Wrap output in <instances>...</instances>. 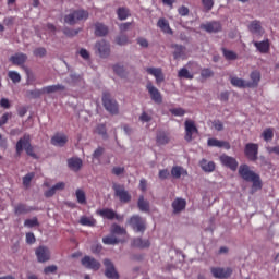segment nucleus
Listing matches in <instances>:
<instances>
[{
    "label": "nucleus",
    "instance_id": "nucleus-1",
    "mask_svg": "<svg viewBox=\"0 0 279 279\" xmlns=\"http://www.w3.org/2000/svg\"><path fill=\"white\" fill-rule=\"evenodd\" d=\"M238 173L244 182H252L253 191H260L263 189V180H260V174L256 173L247 163L240 165Z\"/></svg>",
    "mask_w": 279,
    "mask_h": 279
},
{
    "label": "nucleus",
    "instance_id": "nucleus-2",
    "mask_svg": "<svg viewBox=\"0 0 279 279\" xmlns=\"http://www.w3.org/2000/svg\"><path fill=\"white\" fill-rule=\"evenodd\" d=\"M23 149L26 151L27 156H31V158L38 160V155L34 153V146H32V136H29V134H24L23 137H21L15 145V151L17 156H21V154H23Z\"/></svg>",
    "mask_w": 279,
    "mask_h": 279
},
{
    "label": "nucleus",
    "instance_id": "nucleus-3",
    "mask_svg": "<svg viewBox=\"0 0 279 279\" xmlns=\"http://www.w3.org/2000/svg\"><path fill=\"white\" fill-rule=\"evenodd\" d=\"M88 16H90V13H88L87 10H70V13L64 16V23L68 25H77V23H84L85 21H88Z\"/></svg>",
    "mask_w": 279,
    "mask_h": 279
},
{
    "label": "nucleus",
    "instance_id": "nucleus-4",
    "mask_svg": "<svg viewBox=\"0 0 279 279\" xmlns=\"http://www.w3.org/2000/svg\"><path fill=\"white\" fill-rule=\"evenodd\" d=\"M102 106L110 114H119V104L112 99L108 92H105L102 95Z\"/></svg>",
    "mask_w": 279,
    "mask_h": 279
},
{
    "label": "nucleus",
    "instance_id": "nucleus-5",
    "mask_svg": "<svg viewBox=\"0 0 279 279\" xmlns=\"http://www.w3.org/2000/svg\"><path fill=\"white\" fill-rule=\"evenodd\" d=\"M129 226L132 227V230L134 232H145L147 230V221L145 218L141 217L140 215H133L129 220H128Z\"/></svg>",
    "mask_w": 279,
    "mask_h": 279
},
{
    "label": "nucleus",
    "instance_id": "nucleus-6",
    "mask_svg": "<svg viewBox=\"0 0 279 279\" xmlns=\"http://www.w3.org/2000/svg\"><path fill=\"white\" fill-rule=\"evenodd\" d=\"M112 189L114 191L116 197L120 199L121 204H130V202L132 201V195H130V192L125 190L124 185L113 184Z\"/></svg>",
    "mask_w": 279,
    "mask_h": 279
},
{
    "label": "nucleus",
    "instance_id": "nucleus-7",
    "mask_svg": "<svg viewBox=\"0 0 279 279\" xmlns=\"http://www.w3.org/2000/svg\"><path fill=\"white\" fill-rule=\"evenodd\" d=\"M244 154L251 162L258 160V144L247 143L244 147Z\"/></svg>",
    "mask_w": 279,
    "mask_h": 279
},
{
    "label": "nucleus",
    "instance_id": "nucleus-8",
    "mask_svg": "<svg viewBox=\"0 0 279 279\" xmlns=\"http://www.w3.org/2000/svg\"><path fill=\"white\" fill-rule=\"evenodd\" d=\"M81 265L85 267V269H92V271H99V269L101 268V263L88 255H85L81 259Z\"/></svg>",
    "mask_w": 279,
    "mask_h": 279
},
{
    "label": "nucleus",
    "instance_id": "nucleus-9",
    "mask_svg": "<svg viewBox=\"0 0 279 279\" xmlns=\"http://www.w3.org/2000/svg\"><path fill=\"white\" fill-rule=\"evenodd\" d=\"M185 125V141L186 143H191L193 141V134H199V130L197 129V125H195V121L193 120H186L184 122Z\"/></svg>",
    "mask_w": 279,
    "mask_h": 279
},
{
    "label": "nucleus",
    "instance_id": "nucleus-10",
    "mask_svg": "<svg viewBox=\"0 0 279 279\" xmlns=\"http://www.w3.org/2000/svg\"><path fill=\"white\" fill-rule=\"evenodd\" d=\"M146 89L148 92V94L150 95V99L155 102V104H162V94H160V90H158V88H156V86H154V83H151V81H148L146 84Z\"/></svg>",
    "mask_w": 279,
    "mask_h": 279
},
{
    "label": "nucleus",
    "instance_id": "nucleus-11",
    "mask_svg": "<svg viewBox=\"0 0 279 279\" xmlns=\"http://www.w3.org/2000/svg\"><path fill=\"white\" fill-rule=\"evenodd\" d=\"M201 29H204L205 32H207V34H217L222 29L221 22L211 21L205 24H201Z\"/></svg>",
    "mask_w": 279,
    "mask_h": 279
},
{
    "label": "nucleus",
    "instance_id": "nucleus-12",
    "mask_svg": "<svg viewBox=\"0 0 279 279\" xmlns=\"http://www.w3.org/2000/svg\"><path fill=\"white\" fill-rule=\"evenodd\" d=\"M38 263H47L51 259V252L47 246H39L35 251Z\"/></svg>",
    "mask_w": 279,
    "mask_h": 279
},
{
    "label": "nucleus",
    "instance_id": "nucleus-13",
    "mask_svg": "<svg viewBox=\"0 0 279 279\" xmlns=\"http://www.w3.org/2000/svg\"><path fill=\"white\" fill-rule=\"evenodd\" d=\"M220 162L231 171H236L239 169V161H236V158L234 157L222 155L220 156Z\"/></svg>",
    "mask_w": 279,
    "mask_h": 279
},
{
    "label": "nucleus",
    "instance_id": "nucleus-14",
    "mask_svg": "<svg viewBox=\"0 0 279 279\" xmlns=\"http://www.w3.org/2000/svg\"><path fill=\"white\" fill-rule=\"evenodd\" d=\"M104 265L106 267L105 276L109 279H119V272L114 268V264L110 259H105Z\"/></svg>",
    "mask_w": 279,
    "mask_h": 279
},
{
    "label": "nucleus",
    "instance_id": "nucleus-15",
    "mask_svg": "<svg viewBox=\"0 0 279 279\" xmlns=\"http://www.w3.org/2000/svg\"><path fill=\"white\" fill-rule=\"evenodd\" d=\"M210 271L214 278L226 279L232 276V268L213 267Z\"/></svg>",
    "mask_w": 279,
    "mask_h": 279
},
{
    "label": "nucleus",
    "instance_id": "nucleus-16",
    "mask_svg": "<svg viewBox=\"0 0 279 279\" xmlns=\"http://www.w3.org/2000/svg\"><path fill=\"white\" fill-rule=\"evenodd\" d=\"M96 49L100 58H108L110 56V44L105 39L96 43Z\"/></svg>",
    "mask_w": 279,
    "mask_h": 279
},
{
    "label": "nucleus",
    "instance_id": "nucleus-17",
    "mask_svg": "<svg viewBox=\"0 0 279 279\" xmlns=\"http://www.w3.org/2000/svg\"><path fill=\"white\" fill-rule=\"evenodd\" d=\"M96 214L102 217L104 219H109V221H112V219H117V221H121V216H119V214H116V211H113L110 208L97 210Z\"/></svg>",
    "mask_w": 279,
    "mask_h": 279
},
{
    "label": "nucleus",
    "instance_id": "nucleus-18",
    "mask_svg": "<svg viewBox=\"0 0 279 279\" xmlns=\"http://www.w3.org/2000/svg\"><path fill=\"white\" fill-rule=\"evenodd\" d=\"M51 145H54V147H64L66 143H69V137L62 133H56L51 140Z\"/></svg>",
    "mask_w": 279,
    "mask_h": 279
},
{
    "label": "nucleus",
    "instance_id": "nucleus-19",
    "mask_svg": "<svg viewBox=\"0 0 279 279\" xmlns=\"http://www.w3.org/2000/svg\"><path fill=\"white\" fill-rule=\"evenodd\" d=\"M146 72L149 75L155 76L156 84H162V82H165V74L162 73V69H160V68H147Z\"/></svg>",
    "mask_w": 279,
    "mask_h": 279
},
{
    "label": "nucleus",
    "instance_id": "nucleus-20",
    "mask_svg": "<svg viewBox=\"0 0 279 279\" xmlns=\"http://www.w3.org/2000/svg\"><path fill=\"white\" fill-rule=\"evenodd\" d=\"M10 62L15 66H23L27 62V54L23 52L15 53L10 57Z\"/></svg>",
    "mask_w": 279,
    "mask_h": 279
},
{
    "label": "nucleus",
    "instance_id": "nucleus-21",
    "mask_svg": "<svg viewBox=\"0 0 279 279\" xmlns=\"http://www.w3.org/2000/svg\"><path fill=\"white\" fill-rule=\"evenodd\" d=\"M83 165L84 162L82 161L81 158L72 157L68 159L69 169H71V171H74L75 173H77V171L82 169Z\"/></svg>",
    "mask_w": 279,
    "mask_h": 279
},
{
    "label": "nucleus",
    "instance_id": "nucleus-22",
    "mask_svg": "<svg viewBox=\"0 0 279 279\" xmlns=\"http://www.w3.org/2000/svg\"><path fill=\"white\" fill-rule=\"evenodd\" d=\"M34 210H36V207L27 206L23 203H20L14 206L15 215H27V213H32Z\"/></svg>",
    "mask_w": 279,
    "mask_h": 279
},
{
    "label": "nucleus",
    "instance_id": "nucleus-23",
    "mask_svg": "<svg viewBox=\"0 0 279 279\" xmlns=\"http://www.w3.org/2000/svg\"><path fill=\"white\" fill-rule=\"evenodd\" d=\"M248 31L251 34H257V36H263V26L260 25V21L254 20L248 25Z\"/></svg>",
    "mask_w": 279,
    "mask_h": 279
},
{
    "label": "nucleus",
    "instance_id": "nucleus-24",
    "mask_svg": "<svg viewBox=\"0 0 279 279\" xmlns=\"http://www.w3.org/2000/svg\"><path fill=\"white\" fill-rule=\"evenodd\" d=\"M157 27L163 32V34H173V29H171V26L169 25V21L165 17H161L157 22Z\"/></svg>",
    "mask_w": 279,
    "mask_h": 279
},
{
    "label": "nucleus",
    "instance_id": "nucleus-25",
    "mask_svg": "<svg viewBox=\"0 0 279 279\" xmlns=\"http://www.w3.org/2000/svg\"><path fill=\"white\" fill-rule=\"evenodd\" d=\"M253 45L254 47H256L259 53H269V49H270L269 39H266L263 41H254Z\"/></svg>",
    "mask_w": 279,
    "mask_h": 279
},
{
    "label": "nucleus",
    "instance_id": "nucleus-26",
    "mask_svg": "<svg viewBox=\"0 0 279 279\" xmlns=\"http://www.w3.org/2000/svg\"><path fill=\"white\" fill-rule=\"evenodd\" d=\"M64 186H66L64 182H59L54 184L52 187H50L48 191H46L44 195L47 198L53 197V195H56V191H64Z\"/></svg>",
    "mask_w": 279,
    "mask_h": 279
},
{
    "label": "nucleus",
    "instance_id": "nucleus-27",
    "mask_svg": "<svg viewBox=\"0 0 279 279\" xmlns=\"http://www.w3.org/2000/svg\"><path fill=\"white\" fill-rule=\"evenodd\" d=\"M151 243L149 240H143L142 238H135L132 241V247H137L138 250H145L149 247Z\"/></svg>",
    "mask_w": 279,
    "mask_h": 279
},
{
    "label": "nucleus",
    "instance_id": "nucleus-28",
    "mask_svg": "<svg viewBox=\"0 0 279 279\" xmlns=\"http://www.w3.org/2000/svg\"><path fill=\"white\" fill-rule=\"evenodd\" d=\"M252 82H247V88H257L260 82V72L253 71L250 75Z\"/></svg>",
    "mask_w": 279,
    "mask_h": 279
},
{
    "label": "nucleus",
    "instance_id": "nucleus-29",
    "mask_svg": "<svg viewBox=\"0 0 279 279\" xmlns=\"http://www.w3.org/2000/svg\"><path fill=\"white\" fill-rule=\"evenodd\" d=\"M209 147H223L225 149H230V143L226 141H219L217 138H209L207 141Z\"/></svg>",
    "mask_w": 279,
    "mask_h": 279
},
{
    "label": "nucleus",
    "instance_id": "nucleus-30",
    "mask_svg": "<svg viewBox=\"0 0 279 279\" xmlns=\"http://www.w3.org/2000/svg\"><path fill=\"white\" fill-rule=\"evenodd\" d=\"M58 90H66V87L62 84H57L48 85L41 88V93H46L47 95H51V93H58Z\"/></svg>",
    "mask_w": 279,
    "mask_h": 279
},
{
    "label": "nucleus",
    "instance_id": "nucleus-31",
    "mask_svg": "<svg viewBox=\"0 0 279 279\" xmlns=\"http://www.w3.org/2000/svg\"><path fill=\"white\" fill-rule=\"evenodd\" d=\"M108 27L106 26V24L98 22L95 24V36L98 37H104V36H108Z\"/></svg>",
    "mask_w": 279,
    "mask_h": 279
},
{
    "label": "nucleus",
    "instance_id": "nucleus-32",
    "mask_svg": "<svg viewBox=\"0 0 279 279\" xmlns=\"http://www.w3.org/2000/svg\"><path fill=\"white\" fill-rule=\"evenodd\" d=\"M169 141L171 138L169 137V133L165 131H159L156 136V143L157 145H168Z\"/></svg>",
    "mask_w": 279,
    "mask_h": 279
},
{
    "label": "nucleus",
    "instance_id": "nucleus-33",
    "mask_svg": "<svg viewBox=\"0 0 279 279\" xmlns=\"http://www.w3.org/2000/svg\"><path fill=\"white\" fill-rule=\"evenodd\" d=\"M199 167L205 171V173H213L215 171V162L214 161H208L206 159H202L199 161Z\"/></svg>",
    "mask_w": 279,
    "mask_h": 279
},
{
    "label": "nucleus",
    "instance_id": "nucleus-34",
    "mask_svg": "<svg viewBox=\"0 0 279 279\" xmlns=\"http://www.w3.org/2000/svg\"><path fill=\"white\" fill-rule=\"evenodd\" d=\"M173 213H182L186 208V201L183 198H177L172 202Z\"/></svg>",
    "mask_w": 279,
    "mask_h": 279
},
{
    "label": "nucleus",
    "instance_id": "nucleus-35",
    "mask_svg": "<svg viewBox=\"0 0 279 279\" xmlns=\"http://www.w3.org/2000/svg\"><path fill=\"white\" fill-rule=\"evenodd\" d=\"M171 175H172V178H175V180H180V178H182V175H189V172L180 166H174L171 169Z\"/></svg>",
    "mask_w": 279,
    "mask_h": 279
},
{
    "label": "nucleus",
    "instance_id": "nucleus-36",
    "mask_svg": "<svg viewBox=\"0 0 279 279\" xmlns=\"http://www.w3.org/2000/svg\"><path fill=\"white\" fill-rule=\"evenodd\" d=\"M78 223L81 226H87L89 228H93V227L97 226V220L95 218H93V217L82 216L80 218Z\"/></svg>",
    "mask_w": 279,
    "mask_h": 279
},
{
    "label": "nucleus",
    "instance_id": "nucleus-37",
    "mask_svg": "<svg viewBox=\"0 0 279 279\" xmlns=\"http://www.w3.org/2000/svg\"><path fill=\"white\" fill-rule=\"evenodd\" d=\"M230 82L232 86H235V88H247V82L243 78H239L236 76H231Z\"/></svg>",
    "mask_w": 279,
    "mask_h": 279
},
{
    "label": "nucleus",
    "instance_id": "nucleus-38",
    "mask_svg": "<svg viewBox=\"0 0 279 279\" xmlns=\"http://www.w3.org/2000/svg\"><path fill=\"white\" fill-rule=\"evenodd\" d=\"M137 206L142 213H149V202L145 201V196H140Z\"/></svg>",
    "mask_w": 279,
    "mask_h": 279
},
{
    "label": "nucleus",
    "instance_id": "nucleus-39",
    "mask_svg": "<svg viewBox=\"0 0 279 279\" xmlns=\"http://www.w3.org/2000/svg\"><path fill=\"white\" fill-rule=\"evenodd\" d=\"M173 58L174 60H178L179 58H182V56H184V51H186V47L182 46V45H173Z\"/></svg>",
    "mask_w": 279,
    "mask_h": 279
},
{
    "label": "nucleus",
    "instance_id": "nucleus-40",
    "mask_svg": "<svg viewBox=\"0 0 279 279\" xmlns=\"http://www.w3.org/2000/svg\"><path fill=\"white\" fill-rule=\"evenodd\" d=\"M262 137L266 143L274 141V128H266L262 133Z\"/></svg>",
    "mask_w": 279,
    "mask_h": 279
},
{
    "label": "nucleus",
    "instance_id": "nucleus-41",
    "mask_svg": "<svg viewBox=\"0 0 279 279\" xmlns=\"http://www.w3.org/2000/svg\"><path fill=\"white\" fill-rule=\"evenodd\" d=\"M76 202L82 205H86V192L82 189H77L75 192Z\"/></svg>",
    "mask_w": 279,
    "mask_h": 279
},
{
    "label": "nucleus",
    "instance_id": "nucleus-42",
    "mask_svg": "<svg viewBox=\"0 0 279 279\" xmlns=\"http://www.w3.org/2000/svg\"><path fill=\"white\" fill-rule=\"evenodd\" d=\"M118 19L120 21H125L130 16V10L128 8L121 7L117 10Z\"/></svg>",
    "mask_w": 279,
    "mask_h": 279
},
{
    "label": "nucleus",
    "instance_id": "nucleus-43",
    "mask_svg": "<svg viewBox=\"0 0 279 279\" xmlns=\"http://www.w3.org/2000/svg\"><path fill=\"white\" fill-rule=\"evenodd\" d=\"M178 77L183 78V80H193L194 75L191 74V72L186 68H182L178 72Z\"/></svg>",
    "mask_w": 279,
    "mask_h": 279
},
{
    "label": "nucleus",
    "instance_id": "nucleus-44",
    "mask_svg": "<svg viewBox=\"0 0 279 279\" xmlns=\"http://www.w3.org/2000/svg\"><path fill=\"white\" fill-rule=\"evenodd\" d=\"M102 243L105 245H117L119 243V239H117L114 235H109L102 238Z\"/></svg>",
    "mask_w": 279,
    "mask_h": 279
},
{
    "label": "nucleus",
    "instance_id": "nucleus-45",
    "mask_svg": "<svg viewBox=\"0 0 279 279\" xmlns=\"http://www.w3.org/2000/svg\"><path fill=\"white\" fill-rule=\"evenodd\" d=\"M222 53H223L226 60H236V58H239L236 52L227 50L226 48H222Z\"/></svg>",
    "mask_w": 279,
    "mask_h": 279
},
{
    "label": "nucleus",
    "instance_id": "nucleus-46",
    "mask_svg": "<svg viewBox=\"0 0 279 279\" xmlns=\"http://www.w3.org/2000/svg\"><path fill=\"white\" fill-rule=\"evenodd\" d=\"M8 76L13 82V84H19V82H21V74H19L16 71H10Z\"/></svg>",
    "mask_w": 279,
    "mask_h": 279
},
{
    "label": "nucleus",
    "instance_id": "nucleus-47",
    "mask_svg": "<svg viewBox=\"0 0 279 279\" xmlns=\"http://www.w3.org/2000/svg\"><path fill=\"white\" fill-rule=\"evenodd\" d=\"M81 29H73V28H69V27H65L63 28V34L65 36H68L69 38H73V36H77L80 34Z\"/></svg>",
    "mask_w": 279,
    "mask_h": 279
},
{
    "label": "nucleus",
    "instance_id": "nucleus-48",
    "mask_svg": "<svg viewBox=\"0 0 279 279\" xmlns=\"http://www.w3.org/2000/svg\"><path fill=\"white\" fill-rule=\"evenodd\" d=\"M24 226L25 228H36V226H40V223L38 222V218H32V219H26L24 221Z\"/></svg>",
    "mask_w": 279,
    "mask_h": 279
},
{
    "label": "nucleus",
    "instance_id": "nucleus-49",
    "mask_svg": "<svg viewBox=\"0 0 279 279\" xmlns=\"http://www.w3.org/2000/svg\"><path fill=\"white\" fill-rule=\"evenodd\" d=\"M112 234H126L128 231L125 229L117 223L112 225L111 227Z\"/></svg>",
    "mask_w": 279,
    "mask_h": 279
},
{
    "label": "nucleus",
    "instance_id": "nucleus-50",
    "mask_svg": "<svg viewBox=\"0 0 279 279\" xmlns=\"http://www.w3.org/2000/svg\"><path fill=\"white\" fill-rule=\"evenodd\" d=\"M113 71L117 75H119V77H125V69L122 65H113Z\"/></svg>",
    "mask_w": 279,
    "mask_h": 279
},
{
    "label": "nucleus",
    "instance_id": "nucleus-51",
    "mask_svg": "<svg viewBox=\"0 0 279 279\" xmlns=\"http://www.w3.org/2000/svg\"><path fill=\"white\" fill-rule=\"evenodd\" d=\"M33 53L34 56H36V58H45L47 56V49L39 47V48H36L33 51Z\"/></svg>",
    "mask_w": 279,
    "mask_h": 279
},
{
    "label": "nucleus",
    "instance_id": "nucleus-52",
    "mask_svg": "<svg viewBox=\"0 0 279 279\" xmlns=\"http://www.w3.org/2000/svg\"><path fill=\"white\" fill-rule=\"evenodd\" d=\"M32 180H34V172L27 173L23 177V185L28 187L32 184Z\"/></svg>",
    "mask_w": 279,
    "mask_h": 279
},
{
    "label": "nucleus",
    "instance_id": "nucleus-53",
    "mask_svg": "<svg viewBox=\"0 0 279 279\" xmlns=\"http://www.w3.org/2000/svg\"><path fill=\"white\" fill-rule=\"evenodd\" d=\"M170 112L173 117H184L186 114V111L183 108H173L170 109Z\"/></svg>",
    "mask_w": 279,
    "mask_h": 279
},
{
    "label": "nucleus",
    "instance_id": "nucleus-54",
    "mask_svg": "<svg viewBox=\"0 0 279 279\" xmlns=\"http://www.w3.org/2000/svg\"><path fill=\"white\" fill-rule=\"evenodd\" d=\"M213 75H215V73L208 68L201 71V77H203V80H208V77H213Z\"/></svg>",
    "mask_w": 279,
    "mask_h": 279
},
{
    "label": "nucleus",
    "instance_id": "nucleus-55",
    "mask_svg": "<svg viewBox=\"0 0 279 279\" xmlns=\"http://www.w3.org/2000/svg\"><path fill=\"white\" fill-rule=\"evenodd\" d=\"M202 3L204 5V9L206 10V12H210V10H213V8L215 5V1H213V0H202Z\"/></svg>",
    "mask_w": 279,
    "mask_h": 279
},
{
    "label": "nucleus",
    "instance_id": "nucleus-56",
    "mask_svg": "<svg viewBox=\"0 0 279 279\" xmlns=\"http://www.w3.org/2000/svg\"><path fill=\"white\" fill-rule=\"evenodd\" d=\"M10 119H12V113L10 112L3 113V116L0 119V128H3V125H5L8 121H10Z\"/></svg>",
    "mask_w": 279,
    "mask_h": 279
},
{
    "label": "nucleus",
    "instance_id": "nucleus-57",
    "mask_svg": "<svg viewBox=\"0 0 279 279\" xmlns=\"http://www.w3.org/2000/svg\"><path fill=\"white\" fill-rule=\"evenodd\" d=\"M96 132L100 136H107L108 132L106 130V124H98L97 128H96Z\"/></svg>",
    "mask_w": 279,
    "mask_h": 279
},
{
    "label": "nucleus",
    "instance_id": "nucleus-58",
    "mask_svg": "<svg viewBox=\"0 0 279 279\" xmlns=\"http://www.w3.org/2000/svg\"><path fill=\"white\" fill-rule=\"evenodd\" d=\"M116 43L117 45L123 46V45H128L129 40H128V36L125 35H120L116 38Z\"/></svg>",
    "mask_w": 279,
    "mask_h": 279
},
{
    "label": "nucleus",
    "instance_id": "nucleus-59",
    "mask_svg": "<svg viewBox=\"0 0 279 279\" xmlns=\"http://www.w3.org/2000/svg\"><path fill=\"white\" fill-rule=\"evenodd\" d=\"M58 271V266L56 265H50L44 268V274L49 275V274H56Z\"/></svg>",
    "mask_w": 279,
    "mask_h": 279
},
{
    "label": "nucleus",
    "instance_id": "nucleus-60",
    "mask_svg": "<svg viewBox=\"0 0 279 279\" xmlns=\"http://www.w3.org/2000/svg\"><path fill=\"white\" fill-rule=\"evenodd\" d=\"M111 172L113 175H123V173H125V168L124 167H113Z\"/></svg>",
    "mask_w": 279,
    "mask_h": 279
},
{
    "label": "nucleus",
    "instance_id": "nucleus-61",
    "mask_svg": "<svg viewBox=\"0 0 279 279\" xmlns=\"http://www.w3.org/2000/svg\"><path fill=\"white\" fill-rule=\"evenodd\" d=\"M213 126L215 128V130H217V132H222L223 122H221L220 120H214L213 121Z\"/></svg>",
    "mask_w": 279,
    "mask_h": 279
},
{
    "label": "nucleus",
    "instance_id": "nucleus-62",
    "mask_svg": "<svg viewBox=\"0 0 279 279\" xmlns=\"http://www.w3.org/2000/svg\"><path fill=\"white\" fill-rule=\"evenodd\" d=\"M140 121H142L143 123H149V121H151V116H149L147 112H143L140 116Z\"/></svg>",
    "mask_w": 279,
    "mask_h": 279
},
{
    "label": "nucleus",
    "instance_id": "nucleus-63",
    "mask_svg": "<svg viewBox=\"0 0 279 279\" xmlns=\"http://www.w3.org/2000/svg\"><path fill=\"white\" fill-rule=\"evenodd\" d=\"M180 16H189V7L182 5L178 9Z\"/></svg>",
    "mask_w": 279,
    "mask_h": 279
},
{
    "label": "nucleus",
    "instance_id": "nucleus-64",
    "mask_svg": "<svg viewBox=\"0 0 279 279\" xmlns=\"http://www.w3.org/2000/svg\"><path fill=\"white\" fill-rule=\"evenodd\" d=\"M169 175H171V173L169 172L168 169H162L159 171V179L160 180H167V178H169Z\"/></svg>",
    "mask_w": 279,
    "mask_h": 279
}]
</instances>
